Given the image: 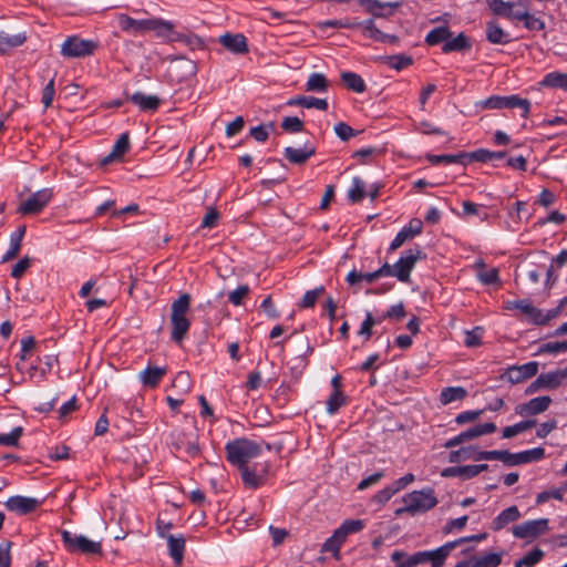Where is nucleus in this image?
I'll return each mask as SVG.
<instances>
[{"label": "nucleus", "mask_w": 567, "mask_h": 567, "mask_svg": "<svg viewBox=\"0 0 567 567\" xmlns=\"http://www.w3.org/2000/svg\"><path fill=\"white\" fill-rule=\"evenodd\" d=\"M116 19L123 32L133 34H143L154 31L157 37H165L168 32H172L174 28L171 21L161 18L136 20L125 13H120L116 16Z\"/></svg>", "instance_id": "nucleus-1"}, {"label": "nucleus", "mask_w": 567, "mask_h": 567, "mask_svg": "<svg viewBox=\"0 0 567 567\" xmlns=\"http://www.w3.org/2000/svg\"><path fill=\"white\" fill-rule=\"evenodd\" d=\"M225 451L227 461L240 470L261 453V446L252 440L240 437L227 442Z\"/></svg>", "instance_id": "nucleus-2"}, {"label": "nucleus", "mask_w": 567, "mask_h": 567, "mask_svg": "<svg viewBox=\"0 0 567 567\" xmlns=\"http://www.w3.org/2000/svg\"><path fill=\"white\" fill-rule=\"evenodd\" d=\"M405 506L396 508L395 516L409 514L414 516L416 514L426 513L437 504L433 488H424L421 491H413L402 498Z\"/></svg>", "instance_id": "nucleus-3"}, {"label": "nucleus", "mask_w": 567, "mask_h": 567, "mask_svg": "<svg viewBox=\"0 0 567 567\" xmlns=\"http://www.w3.org/2000/svg\"><path fill=\"white\" fill-rule=\"evenodd\" d=\"M492 460L502 461L507 466H515L540 461L545 457V450L543 447H535L518 453H511L508 451H489L485 455Z\"/></svg>", "instance_id": "nucleus-4"}, {"label": "nucleus", "mask_w": 567, "mask_h": 567, "mask_svg": "<svg viewBox=\"0 0 567 567\" xmlns=\"http://www.w3.org/2000/svg\"><path fill=\"white\" fill-rule=\"evenodd\" d=\"M99 48V42L84 40L78 35L68 37L61 45L64 58L76 59L92 55Z\"/></svg>", "instance_id": "nucleus-5"}, {"label": "nucleus", "mask_w": 567, "mask_h": 567, "mask_svg": "<svg viewBox=\"0 0 567 567\" xmlns=\"http://www.w3.org/2000/svg\"><path fill=\"white\" fill-rule=\"evenodd\" d=\"M62 542L69 551H80L86 555H97L102 553L101 543L93 542L85 536L72 534L69 530H62Z\"/></svg>", "instance_id": "nucleus-6"}, {"label": "nucleus", "mask_w": 567, "mask_h": 567, "mask_svg": "<svg viewBox=\"0 0 567 567\" xmlns=\"http://www.w3.org/2000/svg\"><path fill=\"white\" fill-rule=\"evenodd\" d=\"M530 101L522 99L514 94L508 96L492 95L483 102V106L488 110H501V109H522V116L527 118L530 112Z\"/></svg>", "instance_id": "nucleus-7"}, {"label": "nucleus", "mask_w": 567, "mask_h": 567, "mask_svg": "<svg viewBox=\"0 0 567 567\" xmlns=\"http://www.w3.org/2000/svg\"><path fill=\"white\" fill-rule=\"evenodd\" d=\"M270 464L268 462L254 463L239 470L241 481L246 488L257 489L265 485L269 475Z\"/></svg>", "instance_id": "nucleus-8"}, {"label": "nucleus", "mask_w": 567, "mask_h": 567, "mask_svg": "<svg viewBox=\"0 0 567 567\" xmlns=\"http://www.w3.org/2000/svg\"><path fill=\"white\" fill-rule=\"evenodd\" d=\"M423 257L424 255L419 247L406 250L393 265L394 277L401 282H409L411 271Z\"/></svg>", "instance_id": "nucleus-9"}, {"label": "nucleus", "mask_w": 567, "mask_h": 567, "mask_svg": "<svg viewBox=\"0 0 567 567\" xmlns=\"http://www.w3.org/2000/svg\"><path fill=\"white\" fill-rule=\"evenodd\" d=\"M52 197V189H40L20 203L18 213L21 215H37L43 210V208L51 202Z\"/></svg>", "instance_id": "nucleus-10"}, {"label": "nucleus", "mask_w": 567, "mask_h": 567, "mask_svg": "<svg viewBox=\"0 0 567 567\" xmlns=\"http://www.w3.org/2000/svg\"><path fill=\"white\" fill-rule=\"evenodd\" d=\"M172 446L177 452H185L189 457H197L200 454L198 436L195 430L189 432H175L172 435Z\"/></svg>", "instance_id": "nucleus-11"}, {"label": "nucleus", "mask_w": 567, "mask_h": 567, "mask_svg": "<svg viewBox=\"0 0 567 567\" xmlns=\"http://www.w3.org/2000/svg\"><path fill=\"white\" fill-rule=\"evenodd\" d=\"M547 518L526 520L512 528L514 537L519 539L536 538L549 529Z\"/></svg>", "instance_id": "nucleus-12"}, {"label": "nucleus", "mask_w": 567, "mask_h": 567, "mask_svg": "<svg viewBox=\"0 0 567 567\" xmlns=\"http://www.w3.org/2000/svg\"><path fill=\"white\" fill-rule=\"evenodd\" d=\"M538 372V362L530 361L522 365L509 367L503 378H506L512 384H517L535 377Z\"/></svg>", "instance_id": "nucleus-13"}, {"label": "nucleus", "mask_w": 567, "mask_h": 567, "mask_svg": "<svg viewBox=\"0 0 567 567\" xmlns=\"http://www.w3.org/2000/svg\"><path fill=\"white\" fill-rule=\"evenodd\" d=\"M560 370L539 374L525 390L526 394H533L540 389H557L563 383Z\"/></svg>", "instance_id": "nucleus-14"}, {"label": "nucleus", "mask_w": 567, "mask_h": 567, "mask_svg": "<svg viewBox=\"0 0 567 567\" xmlns=\"http://www.w3.org/2000/svg\"><path fill=\"white\" fill-rule=\"evenodd\" d=\"M4 505L10 512L17 513L19 515H27L35 511L41 505V501L33 497L17 495L10 497L4 503Z\"/></svg>", "instance_id": "nucleus-15"}, {"label": "nucleus", "mask_w": 567, "mask_h": 567, "mask_svg": "<svg viewBox=\"0 0 567 567\" xmlns=\"http://www.w3.org/2000/svg\"><path fill=\"white\" fill-rule=\"evenodd\" d=\"M218 42L234 54H246L249 52L247 38L243 33H225L219 37Z\"/></svg>", "instance_id": "nucleus-16"}, {"label": "nucleus", "mask_w": 567, "mask_h": 567, "mask_svg": "<svg viewBox=\"0 0 567 567\" xmlns=\"http://www.w3.org/2000/svg\"><path fill=\"white\" fill-rule=\"evenodd\" d=\"M551 403L550 396L543 395L529 400L526 403L518 404L515 408L517 414L522 416H532L545 412Z\"/></svg>", "instance_id": "nucleus-17"}, {"label": "nucleus", "mask_w": 567, "mask_h": 567, "mask_svg": "<svg viewBox=\"0 0 567 567\" xmlns=\"http://www.w3.org/2000/svg\"><path fill=\"white\" fill-rule=\"evenodd\" d=\"M368 13L375 18H386L400 7V2H381L379 0H358Z\"/></svg>", "instance_id": "nucleus-18"}, {"label": "nucleus", "mask_w": 567, "mask_h": 567, "mask_svg": "<svg viewBox=\"0 0 567 567\" xmlns=\"http://www.w3.org/2000/svg\"><path fill=\"white\" fill-rule=\"evenodd\" d=\"M489 453V451H480L476 446L468 445L463 446L458 450L451 451L449 455V461L451 463H460L462 461L473 460V461H491V458L485 455Z\"/></svg>", "instance_id": "nucleus-19"}, {"label": "nucleus", "mask_w": 567, "mask_h": 567, "mask_svg": "<svg viewBox=\"0 0 567 567\" xmlns=\"http://www.w3.org/2000/svg\"><path fill=\"white\" fill-rule=\"evenodd\" d=\"M317 148L313 144L306 142L302 148H296L292 146H288L285 148L284 156L287 161L292 164L302 165L310 157L316 155Z\"/></svg>", "instance_id": "nucleus-20"}, {"label": "nucleus", "mask_w": 567, "mask_h": 567, "mask_svg": "<svg viewBox=\"0 0 567 567\" xmlns=\"http://www.w3.org/2000/svg\"><path fill=\"white\" fill-rule=\"evenodd\" d=\"M458 546V542H449L434 550L425 551V563H431L432 567H443L450 553Z\"/></svg>", "instance_id": "nucleus-21"}, {"label": "nucleus", "mask_w": 567, "mask_h": 567, "mask_svg": "<svg viewBox=\"0 0 567 567\" xmlns=\"http://www.w3.org/2000/svg\"><path fill=\"white\" fill-rule=\"evenodd\" d=\"M520 512L516 505L509 506L502 511L491 523L489 528L493 532H499L511 523L520 518Z\"/></svg>", "instance_id": "nucleus-22"}, {"label": "nucleus", "mask_w": 567, "mask_h": 567, "mask_svg": "<svg viewBox=\"0 0 567 567\" xmlns=\"http://www.w3.org/2000/svg\"><path fill=\"white\" fill-rule=\"evenodd\" d=\"M128 101H131L134 105L138 106L141 111L144 112H155L158 110L162 101L156 95H145L142 92H136L128 96Z\"/></svg>", "instance_id": "nucleus-23"}, {"label": "nucleus", "mask_w": 567, "mask_h": 567, "mask_svg": "<svg viewBox=\"0 0 567 567\" xmlns=\"http://www.w3.org/2000/svg\"><path fill=\"white\" fill-rule=\"evenodd\" d=\"M27 227L24 225L20 226L14 233L10 236V247L8 251L2 256L1 262H8L14 259L22 247V239L25 235Z\"/></svg>", "instance_id": "nucleus-24"}, {"label": "nucleus", "mask_w": 567, "mask_h": 567, "mask_svg": "<svg viewBox=\"0 0 567 567\" xmlns=\"http://www.w3.org/2000/svg\"><path fill=\"white\" fill-rule=\"evenodd\" d=\"M289 106H303L306 109H317L320 111L328 110V102L326 99H318L315 96L298 95L288 100Z\"/></svg>", "instance_id": "nucleus-25"}, {"label": "nucleus", "mask_w": 567, "mask_h": 567, "mask_svg": "<svg viewBox=\"0 0 567 567\" xmlns=\"http://www.w3.org/2000/svg\"><path fill=\"white\" fill-rule=\"evenodd\" d=\"M426 159L433 165L461 164L463 166H466L468 164L467 152H461L458 154H443V155L426 154Z\"/></svg>", "instance_id": "nucleus-26"}, {"label": "nucleus", "mask_w": 567, "mask_h": 567, "mask_svg": "<svg viewBox=\"0 0 567 567\" xmlns=\"http://www.w3.org/2000/svg\"><path fill=\"white\" fill-rule=\"evenodd\" d=\"M485 33L487 41L492 44H507L512 41L509 34L494 20L486 23Z\"/></svg>", "instance_id": "nucleus-27"}, {"label": "nucleus", "mask_w": 567, "mask_h": 567, "mask_svg": "<svg viewBox=\"0 0 567 567\" xmlns=\"http://www.w3.org/2000/svg\"><path fill=\"white\" fill-rule=\"evenodd\" d=\"M167 545L169 556L173 558L175 565L181 566L184 558L185 538L182 535L178 537L174 535H168Z\"/></svg>", "instance_id": "nucleus-28"}, {"label": "nucleus", "mask_w": 567, "mask_h": 567, "mask_svg": "<svg viewBox=\"0 0 567 567\" xmlns=\"http://www.w3.org/2000/svg\"><path fill=\"white\" fill-rule=\"evenodd\" d=\"M25 41L27 35L24 32L10 35L4 31H0V53L6 54L11 49L22 45Z\"/></svg>", "instance_id": "nucleus-29"}, {"label": "nucleus", "mask_w": 567, "mask_h": 567, "mask_svg": "<svg viewBox=\"0 0 567 567\" xmlns=\"http://www.w3.org/2000/svg\"><path fill=\"white\" fill-rule=\"evenodd\" d=\"M165 374V368L147 367L141 372L140 378L145 386L156 388Z\"/></svg>", "instance_id": "nucleus-30"}, {"label": "nucleus", "mask_w": 567, "mask_h": 567, "mask_svg": "<svg viewBox=\"0 0 567 567\" xmlns=\"http://www.w3.org/2000/svg\"><path fill=\"white\" fill-rule=\"evenodd\" d=\"M171 323L172 340L175 341L176 343H181L189 330L190 321L186 317H171Z\"/></svg>", "instance_id": "nucleus-31"}, {"label": "nucleus", "mask_w": 567, "mask_h": 567, "mask_svg": "<svg viewBox=\"0 0 567 567\" xmlns=\"http://www.w3.org/2000/svg\"><path fill=\"white\" fill-rule=\"evenodd\" d=\"M507 152L506 151H488L485 148H480L474 152L467 153L468 163L471 162H480V163H487L493 159H502L506 157Z\"/></svg>", "instance_id": "nucleus-32"}, {"label": "nucleus", "mask_w": 567, "mask_h": 567, "mask_svg": "<svg viewBox=\"0 0 567 567\" xmlns=\"http://www.w3.org/2000/svg\"><path fill=\"white\" fill-rule=\"evenodd\" d=\"M346 538L342 536L341 532L336 529L333 534L323 543L321 547L322 553H331V555L336 558H340V548L344 544Z\"/></svg>", "instance_id": "nucleus-33"}, {"label": "nucleus", "mask_w": 567, "mask_h": 567, "mask_svg": "<svg viewBox=\"0 0 567 567\" xmlns=\"http://www.w3.org/2000/svg\"><path fill=\"white\" fill-rule=\"evenodd\" d=\"M544 87L561 89L567 92V73L558 71L547 73L539 83Z\"/></svg>", "instance_id": "nucleus-34"}, {"label": "nucleus", "mask_w": 567, "mask_h": 567, "mask_svg": "<svg viewBox=\"0 0 567 567\" xmlns=\"http://www.w3.org/2000/svg\"><path fill=\"white\" fill-rule=\"evenodd\" d=\"M472 48V43L470 42L468 38L461 32L457 37H455L452 40H447L443 47L442 51L443 53H451V52H461V51H467Z\"/></svg>", "instance_id": "nucleus-35"}, {"label": "nucleus", "mask_w": 567, "mask_h": 567, "mask_svg": "<svg viewBox=\"0 0 567 567\" xmlns=\"http://www.w3.org/2000/svg\"><path fill=\"white\" fill-rule=\"evenodd\" d=\"M513 20L523 21L524 27L529 31H542L545 29V22L527 11H515Z\"/></svg>", "instance_id": "nucleus-36"}, {"label": "nucleus", "mask_w": 567, "mask_h": 567, "mask_svg": "<svg viewBox=\"0 0 567 567\" xmlns=\"http://www.w3.org/2000/svg\"><path fill=\"white\" fill-rule=\"evenodd\" d=\"M348 402L349 398L343 391H332L326 402L327 413L334 415L342 406H346Z\"/></svg>", "instance_id": "nucleus-37"}, {"label": "nucleus", "mask_w": 567, "mask_h": 567, "mask_svg": "<svg viewBox=\"0 0 567 567\" xmlns=\"http://www.w3.org/2000/svg\"><path fill=\"white\" fill-rule=\"evenodd\" d=\"M496 430H497V426L495 423L487 422V423L474 425V426L467 429L466 431H463L462 434H463L464 441L467 442V441H472L476 437H480L482 435L492 434Z\"/></svg>", "instance_id": "nucleus-38"}, {"label": "nucleus", "mask_w": 567, "mask_h": 567, "mask_svg": "<svg viewBox=\"0 0 567 567\" xmlns=\"http://www.w3.org/2000/svg\"><path fill=\"white\" fill-rule=\"evenodd\" d=\"M168 35H172V38H171L172 41L183 42L190 50H200V49H204V47H205L203 39L193 33L184 34V33H179V32H174V30H173L172 32H168L165 37H168Z\"/></svg>", "instance_id": "nucleus-39"}, {"label": "nucleus", "mask_w": 567, "mask_h": 567, "mask_svg": "<svg viewBox=\"0 0 567 567\" xmlns=\"http://www.w3.org/2000/svg\"><path fill=\"white\" fill-rule=\"evenodd\" d=\"M341 80L349 90L355 93H363L367 90V85L362 76L354 72H342Z\"/></svg>", "instance_id": "nucleus-40"}, {"label": "nucleus", "mask_w": 567, "mask_h": 567, "mask_svg": "<svg viewBox=\"0 0 567 567\" xmlns=\"http://www.w3.org/2000/svg\"><path fill=\"white\" fill-rule=\"evenodd\" d=\"M329 89V81L322 73H311L306 83V91L326 93Z\"/></svg>", "instance_id": "nucleus-41"}, {"label": "nucleus", "mask_w": 567, "mask_h": 567, "mask_svg": "<svg viewBox=\"0 0 567 567\" xmlns=\"http://www.w3.org/2000/svg\"><path fill=\"white\" fill-rule=\"evenodd\" d=\"M467 561L470 567H498L502 563V555L489 553L474 557Z\"/></svg>", "instance_id": "nucleus-42"}, {"label": "nucleus", "mask_w": 567, "mask_h": 567, "mask_svg": "<svg viewBox=\"0 0 567 567\" xmlns=\"http://www.w3.org/2000/svg\"><path fill=\"white\" fill-rule=\"evenodd\" d=\"M467 396V391L463 386L444 388L440 395L442 404H450L454 401H461Z\"/></svg>", "instance_id": "nucleus-43"}, {"label": "nucleus", "mask_w": 567, "mask_h": 567, "mask_svg": "<svg viewBox=\"0 0 567 567\" xmlns=\"http://www.w3.org/2000/svg\"><path fill=\"white\" fill-rule=\"evenodd\" d=\"M453 33L447 27H437L432 29L425 37V43L427 45H437L442 42H446L451 39Z\"/></svg>", "instance_id": "nucleus-44"}, {"label": "nucleus", "mask_w": 567, "mask_h": 567, "mask_svg": "<svg viewBox=\"0 0 567 567\" xmlns=\"http://www.w3.org/2000/svg\"><path fill=\"white\" fill-rule=\"evenodd\" d=\"M486 2L495 14L503 16L509 20L514 19L515 11L513 10V2H505L503 0H486Z\"/></svg>", "instance_id": "nucleus-45"}, {"label": "nucleus", "mask_w": 567, "mask_h": 567, "mask_svg": "<svg viewBox=\"0 0 567 567\" xmlns=\"http://www.w3.org/2000/svg\"><path fill=\"white\" fill-rule=\"evenodd\" d=\"M537 424V421L534 419L524 420L518 423H515L514 425L506 426L503 429L502 436L503 439H512L516 436L519 433H523L532 427H534Z\"/></svg>", "instance_id": "nucleus-46"}, {"label": "nucleus", "mask_w": 567, "mask_h": 567, "mask_svg": "<svg viewBox=\"0 0 567 567\" xmlns=\"http://www.w3.org/2000/svg\"><path fill=\"white\" fill-rule=\"evenodd\" d=\"M378 279H379V276H378L377 270L373 271V272H365L364 274V272H360V271H357L355 269H353L346 277V281L350 286L358 285L359 282H361L363 280L367 284L371 285V284L375 282Z\"/></svg>", "instance_id": "nucleus-47"}, {"label": "nucleus", "mask_w": 567, "mask_h": 567, "mask_svg": "<svg viewBox=\"0 0 567 567\" xmlns=\"http://www.w3.org/2000/svg\"><path fill=\"white\" fill-rule=\"evenodd\" d=\"M190 307V296L188 293H182L177 300L172 303L171 317H186Z\"/></svg>", "instance_id": "nucleus-48"}, {"label": "nucleus", "mask_w": 567, "mask_h": 567, "mask_svg": "<svg viewBox=\"0 0 567 567\" xmlns=\"http://www.w3.org/2000/svg\"><path fill=\"white\" fill-rule=\"evenodd\" d=\"M385 63L396 71H401L413 64V58L406 54H395L384 58Z\"/></svg>", "instance_id": "nucleus-49"}, {"label": "nucleus", "mask_w": 567, "mask_h": 567, "mask_svg": "<svg viewBox=\"0 0 567 567\" xmlns=\"http://www.w3.org/2000/svg\"><path fill=\"white\" fill-rule=\"evenodd\" d=\"M544 555L545 554L540 548L535 547L529 553H527L522 559H518L515 563V567H534L543 559Z\"/></svg>", "instance_id": "nucleus-50"}, {"label": "nucleus", "mask_w": 567, "mask_h": 567, "mask_svg": "<svg viewBox=\"0 0 567 567\" xmlns=\"http://www.w3.org/2000/svg\"><path fill=\"white\" fill-rule=\"evenodd\" d=\"M357 25L362 29V33L365 38L380 42L382 31L377 28L373 19L357 22Z\"/></svg>", "instance_id": "nucleus-51"}, {"label": "nucleus", "mask_w": 567, "mask_h": 567, "mask_svg": "<svg viewBox=\"0 0 567 567\" xmlns=\"http://www.w3.org/2000/svg\"><path fill=\"white\" fill-rule=\"evenodd\" d=\"M365 526L363 519H346L337 529L341 532L347 539L350 534L361 532Z\"/></svg>", "instance_id": "nucleus-52"}, {"label": "nucleus", "mask_w": 567, "mask_h": 567, "mask_svg": "<svg viewBox=\"0 0 567 567\" xmlns=\"http://www.w3.org/2000/svg\"><path fill=\"white\" fill-rule=\"evenodd\" d=\"M365 196L364 183L359 178L354 177L352 181V187L348 193V198L352 203H360Z\"/></svg>", "instance_id": "nucleus-53"}, {"label": "nucleus", "mask_w": 567, "mask_h": 567, "mask_svg": "<svg viewBox=\"0 0 567 567\" xmlns=\"http://www.w3.org/2000/svg\"><path fill=\"white\" fill-rule=\"evenodd\" d=\"M484 329L482 327H475L472 330L465 332L464 344L467 348H475L481 346Z\"/></svg>", "instance_id": "nucleus-54"}, {"label": "nucleus", "mask_w": 567, "mask_h": 567, "mask_svg": "<svg viewBox=\"0 0 567 567\" xmlns=\"http://www.w3.org/2000/svg\"><path fill=\"white\" fill-rule=\"evenodd\" d=\"M323 291L324 288L322 286L313 290L306 291L301 301L299 302V307L303 309L312 308L316 305L318 298L323 293Z\"/></svg>", "instance_id": "nucleus-55"}, {"label": "nucleus", "mask_w": 567, "mask_h": 567, "mask_svg": "<svg viewBox=\"0 0 567 567\" xmlns=\"http://www.w3.org/2000/svg\"><path fill=\"white\" fill-rule=\"evenodd\" d=\"M22 433L23 429L21 426L12 429L10 433H0V445L17 446Z\"/></svg>", "instance_id": "nucleus-56"}, {"label": "nucleus", "mask_w": 567, "mask_h": 567, "mask_svg": "<svg viewBox=\"0 0 567 567\" xmlns=\"http://www.w3.org/2000/svg\"><path fill=\"white\" fill-rule=\"evenodd\" d=\"M281 127L288 133H299L303 131L305 124L297 116H287L281 122Z\"/></svg>", "instance_id": "nucleus-57"}, {"label": "nucleus", "mask_w": 567, "mask_h": 567, "mask_svg": "<svg viewBox=\"0 0 567 567\" xmlns=\"http://www.w3.org/2000/svg\"><path fill=\"white\" fill-rule=\"evenodd\" d=\"M130 150V135L127 132L120 135L112 148V155L122 157Z\"/></svg>", "instance_id": "nucleus-58"}, {"label": "nucleus", "mask_w": 567, "mask_h": 567, "mask_svg": "<svg viewBox=\"0 0 567 567\" xmlns=\"http://www.w3.org/2000/svg\"><path fill=\"white\" fill-rule=\"evenodd\" d=\"M378 324V321L375 320V318L372 316V313L370 311H368L365 313V318L364 320L362 321L361 323V327L358 331V333L360 336H364L365 337V340H369L370 337L372 336V328L373 326Z\"/></svg>", "instance_id": "nucleus-59"}, {"label": "nucleus", "mask_w": 567, "mask_h": 567, "mask_svg": "<svg viewBox=\"0 0 567 567\" xmlns=\"http://www.w3.org/2000/svg\"><path fill=\"white\" fill-rule=\"evenodd\" d=\"M249 292V287L247 285H241L228 295V300L234 306H240L244 298H246Z\"/></svg>", "instance_id": "nucleus-60"}, {"label": "nucleus", "mask_w": 567, "mask_h": 567, "mask_svg": "<svg viewBox=\"0 0 567 567\" xmlns=\"http://www.w3.org/2000/svg\"><path fill=\"white\" fill-rule=\"evenodd\" d=\"M334 133L343 142L357 135V132L344 122H339L334 125Z\"/></svg>", "instance_id": "nucleus-61"}, {"label": "nucleus", "mask_w": 567, "mask_h": 567, "mask_svg": "<svg viewBox=\"0 0 567 567\" xmlns=\"http://www.w3.org/2000/svg\"><path fill=\"white\" fill-rule=\"evenodd\" d=\"M391 560L395 563L394 567H414L411 556L402 550H394Z\"/></svg>", "instance_id": "nucleus-62"}, {"label": "nucleus", "mask_w": 567, "mask_h": 567, "mask_svg": "<svg viewBox=\"0 0 567 567\" xmlns=\"http://www.w3.org/2000/svg\"><path fill=\"white\" fill-rule=\"evenodd\" d=\"M478 279L483 285H494L499 282V275L497 268H491L488 270L478 274Z\"/></svg>", "instance_id": "nucleus-63"}, {"label": "nucleus", "mask_w": 567, "mask_h": 567, "mask_svg": "<svg viewBox=\"0 0 567 567\" xmlns=\"http://www.w3.org/2000/svg\"><path fill=\"white\" fill-rule=\"evenodd\" d=\"M30 266L31 258L23 257L12 267L11 276L16 279H20L24 275V272L30 268Z\"/></svg>", "instance_id": "nucleus-64"}]
</instances>
